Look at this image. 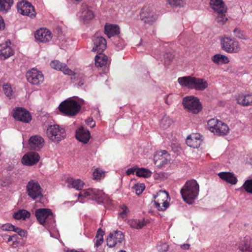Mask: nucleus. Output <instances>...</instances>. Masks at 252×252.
Wrapping results in <instances>:
<instances>
[{"label":"nucleus","mask_w":252,"mask_h":252,"mask_svg":"<svg viewBox=\"0 0 252 252\" xmlns=\"http://www.w3.org/2000/svg\"><path fill=\"white\" fill-rule=\"evenodd\" d=\"M98 53L95 57V64L97 67H102L107 63V57L102 53Z\"/></svg>","instance_id":"34"},{"label":"nucleus","mask_w":252,"mask_h":252,"mask_svg":"<svg viewBox=\"0 0 252 252\" xmlns=\"http://www.w3.org/2000/svg\"><path fill=\"white\" fill-rule=\"evenodd\" d=\"M94 17V14L92 10L89 9L88 7L86 6H82L80 12V17L84 22H87L92 19Z\"/></svg>","instance_id":"28"},{"label":"nucleus","mask_w":252,"mask_h":252,"mask_svg":"<svg viewBox=\"0 0 252 252\" xmlns=\"http://www.w3.org/2000/svg\"><path fill=\"white\" fill-rule=\"evenodd\" d=\"M5 24L4 21L1 17L0 16V30H2L4 28Z\"/></svg>","instance_id":"58"},{"label":"nucleus","mask_w":252,"mask_h":252,"mask_svg":"<svg viewBox=\"0 0 252 252\" xmlns=\"http://www.w3.org/2000/svg\"><path fill=\"white\" fill-rule=\"evenodd\" d=\"M11 42L9 40L0 45V57L5 59L13 55L14 51L10 46Z\"/></svg>","instance_id":"20"},{"label":"nucleus","mask_w":252,"mask_h":252,"mask_svg":"<svg viewBox=\"0 0 252 252\" xmlns=\"http://www.w3.org/2000/svg\"><path fill=\"white\" fill-rule=\"evenodd\" d=\"M238 249L242 252H252V239L246 237L239 244Z\"/></svg>","instance_id":"24"},{"label":"nucleus","mask_w":252,"mask_h":252,"mask_svg":"<svg viewBox=\"0 0 252 252\" xmlns=\"http://www.w3.org/2000/svg\"><path fill=\"white\" fill-rule=\"evenodd\" d=\"M51 66L54 69L62 71L64 74L71 76V79L77 80L79 76V74L70 70L65 64L59 61H52L51 63Z\"/></svg>","instance_id":"9"},{"label":"nucleus","mask_w":252,"mask_h":252,"mask_svg":"<svg viewBox=\"0 0 252 252\" xmlns=\"http://www.w3.org/2000/svg\"><path fill=\"white\" fill-rule=\"evenodd\" d=\"M237 102L244 106L252 105V94L240 95L237 98Z\"/></svg>","instance_id":"33"},{"label":"nucleus","mask_w":252,"mask_h":252,"mask_svg":"<svg viewBox=\"0 0 252 252\" xmlns=\"http://www.w3.org/2000/svg\"><path fill=\"white\" fill-rule=\"evenodd\" d=\"M212 60L216 63H228L229 59L225 56L221 54H217L212 57Z\"/></svg>","instance_id":"38"},{"label":"nucleus","mask_w":252,"mask_h":252,"mask_svg":"<svg viewBox=\"0 0 252 252\" xmlns=\"http://www.w3.org/2000/svg\"><path fill=\"white\" fill-rule=\"evenodd\" d=\"M171 7H183L185 4V0H166Z\"/></svg>","instance_id":"44"},{"label":"nucleus","mask_w":252,"mask_h":252,"mask_svg":"<svg viewBox=\"0 0 252 252\" xmlns=\"http://www.w3.org/2000/svg\"><path fill=\"white\" fill-rule=\"evenodd\" d=\"M219 15L217 17L216 20L220 25L224 24L227 20V17L224 15V13H218Z\"/></svg>","instance_id":"51"},{"label":"nucleus","mask_w":252,"mask_h":252,"mask_svg":"<svg viewBox=\"0 0 252 252\" xmlns=\"http://www.w3.org/2000/svg\"><path fill=\"white\" fill-rule=\"evenodd\" d=\"M26 77L29 82L33 85H39L44 81L43 74L36 69L32 68L26 74Z\"/></svg>","instance_id":"10"},{"label":"nucleus","mask_w":252,"mask_h":252,"mask_svg":"<svg viewBox=\"0 0 252 252\" xmlns=\"http://www.w3.org/2000/svg\"><path fill=\"white\" fill-rule=\"evenodd\" d=\"M186 143L190 147L197 148L201 144L200 135L193 134L188 136L186 139Z\"/></svg>","instance_id":"26"},{"label":"nucleus","mask_w":252,"mask_h":252,"mask_svg":"<svg viewBox=\"0 0 252 252\" xmlns=\"http://www.w3.org/2000/svg\"><path fill=\"white\" fill-rule=\"evenodd\" d=\"M137 168L136 167H132L128 169L126 171V174L127 175H129L132 174H134V172L136 173V171Z\"/></svg>","instance_id":"57"},{"label":"nucleus","mask_w":252,"mask_h":252,"mask_svg":"<svg viewBox=\"0 0 252 252\" xmlns=\"http://www.w3.org/2000/svg\"><path fill=\"white\" fill-rule=\"evenodd\" d=\"M30 213L25 210H19L14 213L13 217L16 220H26L30 217Z\"/></svg>","instance_id":"37"},{"label":"nucleus","mask_w":252,"mask_h":252,"mask_svg":"<svg viewBox=\"0 0 252 252\" xmlns=\"http://www.w3.org/2000/svg\"><path fill=\"white\" fill-rule=\"evenodd\" d=\"M152 175V172L147 169L144 168H137L136 171V175L138 177L148 178Z\"/></svg>","instance_id":"41"},{"label":"nucleus","mask_w":252,"mask_h":252,"mask_svg":"<svg viewBox=\"0 0 252 252\" xmlns=\"http://www.w3.org/2000/svg\"><path fill=\"white\" fill-rule=\"evenodd\" d=\"M17 9L19 13L27 15L31 18L35 17V12L34 7L30 3L26 1H22L17 5Z\"/></svg>","instance_id":"11"},{"label":"nucleus","mask_w":252,"mask_h":252,"mask_svg":"<svg viewBox=\"0 0 252 252\" xmlns=\"http://www.w3.org/2000/svg\"><path fill=\"white\" fill-rule=\"evenodd\" d=\"M140 19L145 23L152 25L157 19V15L149 7L143 8L140 13Z\"/></svg>","instance_id":"12"},{"label":"nucleus","mask_w":252,"mask_h":252,"mask_svg":"<svg viewBox=\"0 0 252 252\" xmlns=\"http://www.w3.org/2000/svg\"><path fill=\"white\" fill-rule=\"evenodd\" d=\"M67 186L69 188H74L77 190H81L83 188L84 183L80 179L73 178L68 179L67 180Z\"/></svg>","instance_id":"31"},{"label":"nucleus","mask_w":252,"mask_h":252,"mask_svg":"<svg viewBox=\"0 0 252 252\" xmlns=\"http://www.w3.org/2000/svg\"><path fill=\"white\" fill-rule=\"evenodd\" d=\"M189 246H190L189 245L185 244L181 245V247L184 250H188L189 248Z\"/></svg>","instance_id":"59"},{"label":"nucleus","mask_w":252,"mask_h":252,"mask_svg":"<svg viewBox=\"0 0 252 252\" xmlns=\"http://www.w3.org/2000/svg\"><path fill=\"white\" fill-rule=\"evenodd\" d=\"M229 130V129L228 126L226 124L220 121L215 134L218 135H226Z\"/></svg>","instance_id":"35"},{"label":"nucleus","mask_w":252,"mask_h":252,"mask_svg":"<svg viewBox=\"0 0 252 252\" xmlns=\"http://www.w3.org/2000/svg\"><path fill=\"white\" fill-rule=\"evenodd\" d=\"M93 52L102 53L106 48L107 42L106 39L96 33L93 37Z\"/></svg>","instance_id":"13"},{"label":"nucleus","mask_w":252,"mask_h":252,"mask_svg":"<svg viewBox=\"0 0 252 252\" xmlns=\"http://www.w3.org/2000/svg\"><path fill=\"white\" fill-rule=\"evenodd\" d=\"M105 176V172L101 169L97 168L93 173V179L94 180H100Z\"/></svg>","instance_id":"45"},{"label":"nucleus","mask_w":252,"mask_h":252,"mask_svg":"<svg viewBox=\"0 0 252 252\" xmlns=\"http://www.w3.org/2000/svg\"><path fill=\"white\" fill-rule=\"evenodd\" d=\"M78 195L79 197L91 196L93 199H100V201L104 199L105 197V194L101 191L92 188L82 191Z\"/></svg>","instance_id":"14"},{"label":"nucleus","mask_w":252,"mask_h":252,"mask_svg":"<svg viewBox=\"0 0 252 252\" xmlns=\"http://www.w3.org/2000/svg\"><path fill=\"white\" fill-rule=\"evenodd\" d=\"M104 233V231H102L101 229H99L97 231L95 237L96 242L95 244L96 247H98L102 244L103 241V236Z\"/></svg>","instance_id":"43"},{"label":"nucleus","mask_w":252,"mask_h":252,"mask_svg":"<svg viewBox=\"0 0 252 252\" xmlns=\"http://www.w3.org/2000/svg\"><path fill=\"white\" fill-rule=\"evenodd\" d=\"M86 124L91 127H94L95 125V122L91 118H88L86 120Z\"/></svg>","instance_id":"56"},{"label":"nucleus","mask_w":252,"mask_h":252,"mask_svg":"<svg viewBox=\"0 0 252 252\" xmlns=\"http://www.w3.org/2000/svg\"><path fill=\"white\" fill-rule=\"evenodd\" d=\"M210 3L212 8L218 13H224L226 12L227 7L222 0H211Z\"/></svg>","instance_id":"23"},{"label":"nucleus","mask_w":252,"mask_h":252,"mask_svg":"<svg viewBox=\"0 0 252 252\" xmlns=\"http://www.w3.org/2000/svg\"><path fill=\"white\" fill-rule=\"evenodd\" d=\"M44 140L43 138L39 135L32 136L30 140L29 144L31 149L39 150L44 145Z\"/></svg>","instance_id":"21"},{"label":"nucleus","mask_w":252,"mask_h":252,"mask_svg":"<svg viewBox=\"0 0 252 252\" xmlns=\"http://www.w3.org/2000/svg\"><path fill=\"white\" fill-rule=\"evenodd\" d=\"M220 178L232 185H235L237 179L235 175L230 172H220L219 174Z\"/></svg>","instance_id":"30"},{"label":"nucleus","mask_w":252,"mask_h":252,"mask_svg":"<svg viewBox=\"0 0 252 252\" xmlns=\"http://www.w3.org/2000/svg\"><path fill=\"white\" fill-rule=\"evenodd\" d=\"M160 52L161 49L155 50L153 53L154 57L157 59L161 60V61L164 60V63L166 64H168L170 62L173 60L174 56L171 53H167L166 55H164L162 58V56L159 53Z\"/></svg>","instance_id":"29"},{"label":"nucleus","mask_w":252,"mask_h":252,"mask_svg":"<svg viewBox=\"0 0 252 252\" xmlns=\"http://www.w3.org/2000/svg\"><path fill=\"white\" fill-rule=\"evenodd\" d=\"M76 138L83 143H87L90 138L89 131L84 127L78 128L76 131Z\"/></svg>","instance_id":"22"},{"label":"nucleus","mask_w":252,"mask_h":252,"mask_svg":"<svg viewBox=\"0 0 252 252\" xmlns=\"http://www.w3.org/2000/svg\"><path fill=\"white\" fill-rule=\"evenodd\" d=\"M13 4V0H0V11L6 13Z\"/></svg>","instance_id":"36"},{"label":"nucleus","mask_w":252,"mask_h":252,"mask_svg":"<svg viewBox=\"0 0 252 252\" xmlns=\"http://www.w3.org/2000/svg\"><path fill=\"white\" fill-rule=\"evenodd\" d=\"M199 190V185L193 180L187 182L180 192L184 200L188 204H191L197 196Z\"/></svg>","instance_id":"1"},{"label":"nucleus","mask_w":252,"mask_h":252,"mask_svg":"<svg viewBox=\"0 0 252 252\" xmlns=\"http://www.w3.org/2000/svg\"><path fill=\"white\" fill-rule=\"evenodd\" d=\"M35 215L39 223L47 229H52L55 226L54 216L50 209H37L35 211Z\"/></svg>","instance_id":"2"},{"label":"nucleus","mask_w":252,"mask_h":252,"mask_svg":"<svg viewBox=\"0 0 252 252\" xmlns=\"http://www.w3.org/2000/svg\"><path fill=\"white\" fill-rule=\"evenodd\" d=\"M219 121L220 120L216 119H211L208 120L207 123L208 129L215 134Z\"/></svg>","instance_id":"40"},{"label":"nucleus","mask_w":252,"mask_h":252,"mask_svg":"<svg viewBox=\"0 0 252 252\" xmlns=\"http://www.w3.org/2000/svg\"><path fill=\"white\" fill-rule=\"evenodd\" d=\"M13 116L16 120L25 123H29L32 120L29 112L22 108H17L14 110Z\"/></svg>","instance_id":"16"},{"label":"nucleus","mask_w":252,"mask_h":252,"mask_svg":"<svg viewBox=\"0 0 252 252\" xmlns=\"http://www.w3.org/2000/svg\"><path fill=\"white\" fill-rule=\"evenodd\" d=\"M35 38L40 42L46 43L52 38L51 32L46 29H40L35 33Z\"/></svg>","instance_id":"18"},{"label":"nucleus","mask_w":252,"mask_h":252,"mask_svg":"<svg viewBox=\"0 0 252 252\" xmlns=\"http://www.w3.org/2000/svg\"><path fill=\"white\" fill-rule=\"evenodd\" d=\"M59 109L64 115L74 116L79 111L80 106L74 100L66 99L60 104Z\"/></svg>","instance_id":"3"},{"label":"nucleus","mask_w":252,"mask_h":252,"mask_svg":"<svg viewBox=\"0 0 252 252\" xmlns=\"http://www.w3.org/2000/svg\"><path fill=\"white\" fill-rule=\"evenodd\" d=\"M39 156L37 153L30 152L24 155L22 159V162L26 165H32L39 161Z\"/></svg>","instance_id":"19"},{"label":"nucleus","mask_w":252,"mask_h":252,"mask_svg":"<svg viewBox=\"0 0 252 252\" xmlns=\"http://www.w3.org/2000/svg\"><path fill=\"white\" fill-rule=\"evenodd\" d=\"M234 35L241 39L247 40V37L244 34L243 32L240 29L236 28L233 30Z\"/></svg>","instance_id":"48"},{"label":"nucleus","mask_w":252,"mask_h":252,"mask_svg":"<svg viewBox=\"0 0 252 252\" xmlns=\"http://www.w3.org/2000/svg\"><path fill=\"white\" fill-rule=\"evenodd\" d=\"M105 33L109 38L119 34V27L116 25L106 24L104 27Z\"/></svg>","instance_id":"25"},{"label":"nucleus","mask_w":252,"mask_h":252,"mask_svg":"<svg viewBox=\"0 0 252 252\" xmlns=\"http://www.w3.org/2000/svg\"><path fill=\"white\" fill-rule=\"evenodd\" d=\"M27 190L28 195L33 200L40 199L43 196L40 185L35 180H31L28 182Z\"/></svg>","instance_id":"8"},{"label":"nucleus","mask_w":252,"mask_h":252,"mask_svg":"<svg viewBox=\"0 0 252 252\" xmlns=\"http://www.w3.org/2000/svg\"><path fill=\"white\" fill-rule=\"evenodd\" d=\"M46 135L52 141L59 142L65 138L66 133L64 128L58 125H54L48 126Z\"/></svg>","instance_id":"4"},{"label":"nucleus","mask_w":252,"mask_h":252,"mask_svg":"<svg viewBox=\"0 0 252 252\" xmlns=\"http://www.w3.org/2000/svg\"><path fill=\"white\" fill-rule=\"evenodd\" d=\"M168 96H169V95H168V96H167V97L165 98V102L166 104H167L169 105V104H170V103H169V102H168Z\"/></svg>","instance_id":"62"},{"label":"nucleus","mask_w":252,"mask_h":252,"mask_svg":"<svg viewBox=\"0 0 252 252\" xmlns=\"http://www.w3.org/2000/svg\"><path fill=\"white\" fill-rule=\"evenodd\" d=\"M168 246L166 243H162L157 246V249L159 252H165L168 250Z\"/></svg>","instance_id":"53"},{"label":"nucleus","mask_w":252,"mask_h":252,"mask_svg":"<svg viewBox=\"0 0 252 252\" xmlns=\"http://www.w3.org/2000/svg\"><path fill=\"white\" fill-rule=\"evenodd\" d=\"M170 159V156L167 152L163 150L158 152L155 155L154 158L155 165L158 168H161L166 164Z\"/></svg>","instance_id":"17"},{"label":"nucleus","mask_w":252,"mask_h":252,"mask_svg":"<svg viewBox=\"0 0 252 252\" xmlns=\"http://www.w3.org/2000/svg\"><path fill=\"white\" fill-rule=\"evenodd\" d=\"M243 187L247 192L252 193V180H248L243 184Z\"/></svg>","instance_id":"49"},{"label":"nucleus","mask_w":252,"mask_h":252,"mask_svg":"<svg viewBox=\"0 0 252 252\" xmlns=\"http://www.w3.org/2000/svg\"><path fill=\"white\" fill-rule=\"evenodd\" d=\"M182 104L185 109L193 114H197L202 110L199 99L193 96H187L183 98Z\"/></svg>","instance_id":"5"},{"label":"nucleus","mask_w":252,"mask_h":252,"mask_svg":"<svg viewBox=\"0 0 252 252\" xmlns=\"http://www.w3.org/2000/svg\"><path fill=\"white\" fill-rule=\"evenodd\" d=\"M3 89L6 96L9 97L12 96L13 91L11 89V86L9 85L6 84L3 85Z\"/></svg>","instance_id":"52"},{"label":"nucleus","mask_w":252,"mask_h":252,"mask_svg":"<svg viewBox=\"0 0 252 252\" xmlns=\"http://www.w3.org/2000/svg\"><path fill=\"white\" fill-rule=\"evenodd\" d=\"M66 252H84L82 249H79L78 250H67Z\"/></svg>","instance_id":"60"},{"label":"nucleus","mask_w":252,"mask_h":252,"mask_svg":"<svg viewBox=\"0 0 252 252\" xmlns=\"http://www.w3.org/2000/svg\"><path fill=\"white\" fill-rule=\"evenodd\" d=\"M114 44L117 47L118 50L122 49L125 46V42L123 39H121L119 36L116 37Z\"/></svg>","instance_id":"47"},{"label":"nucleus","mask_w":252,"mask_h":252,"mask_svg":"<svg viewBox=\"0 0 252 252\" xmlns=\"http://www.w3.org/2000/svg\"><path fill=\"white\" fill-rule=\"evenodd\" d=\"M132 189L133 192H135L136 194L139 195L144 190L145 186L143 184H135Z\"/></svg>","instance_id":"46"},{"label":"nucleus","mask_w":252,"mask_h":252,"mask_svg":"<svg viewBox=\"0 0 252 252\" xmlns=\"http://www.w3.org/2000/svg\"><path fill=\"white\" fill-rule=\"evenodd\" d=\"M124 240V235L120 231H116L114 234H110L107 239V245L110 248L121 243Z\"/></svg>","instance_id":"15"},{"label":"nucleus","mask_w":252,"mask_h":252,"mask_svg":"<svg viewBox=\"0 0 252 252\" xmlns=\"http://www.w3.org/2000/svg\"><path fill=\"white\" fill-rule=\"evenodd\" d=\"M129 224L132 228L141 229L146 225V221L144 220H132L129 221Z\"/></svg>","instance_id":"39"},{"label":"nucleus","mask_w":252,"mask_h":252,"mask_svg":"<svg viewBox=\"0 0 252 252\" xmlns=\"http://www.w3.org/2000/svg\"><path fill=\"white\" fill-rule=\"evenodd\" d=\"M193 79L194 77L191 76L182 77L178 78V82L182 87L192 89Z\"/></svg>","instance_id":"32"},{"label":"nucleus","mask_w":252,"mask_h":252,"mask_svg":"<svg viewBox=\"0 0 252 252\" xmlns=\"http://www.w3.org/2000/svg\"><path fill=\"white\" fill-rule=\"evenodd\" d=\"M208 86L207 82L203 79L194 77L192 88L197 91H203Z\"/></svg>","instance_id":"27"},{"label":"nucleus","mask_w":252,"mask_h":252,"mask_svg":"<svg viewBox=\"0 0 252 252\" xmlns=\"http://www.w3.org/2000/svg\"><path fill=\"white\" fill-rule=\"evenodd\" d=\"M15 237L14 235L13 236H9L8 238V241H11L13 240V238Z\"/></svg>","instance_id":"61"},{"label":"nucleus","mask_w":252,"mask_h":252,"mask_svg":"<svg viewBox=\"0 0 252 252\" xmlns=\"http://www.w3.org/2000/svg\"><path fill=\"white\" fill-rule=\"evenodd\" d=\"M221 44L222 49L229 53H237L241 50L240 44L233 38L224 37Z\"/></svg>","instance_id":"7"},{"label":"nucleus","mask_w":252,"mask_h":252,"mask_svg":"<svg viewBox=\"0 0 252 252\" xmlns=\"http://www.w3.org/2000/svg\"><path fill=\"white\" fill-rule=\"evenodd\" d=\"M173 123V120L169 117L164 116L161 119L160 123V127L166 129Z\"/></svg>","instance_id":"42"},{"label":"nucleus","mask_w":252,"mask_h":252,"mask_svg":"<svg viewBox=\"0 0 252 252\" xmlns=\"http://www.w3.org/2000/svg\"><path fill=\"white\" fill-rule=\"evenodd\" d=\"M15 226H14L11 224H9V223L5 224L2 226V230H6V231H13L15 229Z\"/></svg>","instance_id":"55"},{"label":"nucleus","mask_w":252,"mask_h":252,"mask_svg":"<svg viewBox=\"0 0 252 252\" xmlns=\"http://www.w3.org/2000/svg\"><path fill=\"white\" fill-rule=\"evenodd\" d=\"M129 212L128 208L123 205L121 207L119 215L123 219L126 218L127 216L128 213Z\"/></svg>","instance_id":"50"},{"label":"nucleus","mask_w":252,"mask_h":252,"mask_svg":"<svg viewBox=\"0 0 252 252\" xmlns=\"http://www.w3.org/2000/svg\"><path fill=\"white\" fill-rule=\"evenodd\" d=\"M119 252H126V251H119Z\"/></svg>","instance_id":"63"},{"label":"nucleus","mask_w":252,"mask_h":252,"mask_svg":"<svg viewBox=\"0 0 252 252\" xmlns=\"http://www.w3.org/2000/svg\"><path fill=\"white\" fill-rule=\"evenodd\" d=\"M154 203L156 208L158 211H165L169 206L168 200L170 197L168 193L165 190H159L156 195H154Z\"/></svg>","instance_id":"6"},{"label":"nucleus","mask_w":252,"mask_h":252,"mask_svg":"<svg viewBox=\"0 0 252 252\" xmlns=\"http://www.w3.org/2000/svg\"><path fill=\"white\" fill-rule=\"evenodd\" d=\"M18 234L21 237H25L27 235V232L23 229L15 227L13 231Z\"/></svg>","instance_id":"54"}]
</instances>
